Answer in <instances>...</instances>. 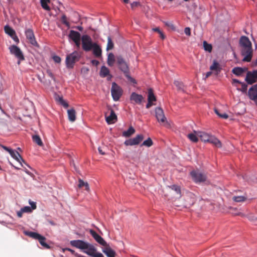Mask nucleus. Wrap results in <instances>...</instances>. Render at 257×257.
Here are the masks:
<instances>
[{"label":"nucleus","instance_id":"obj_1","mask_svg":"<svg viewBox=\"0 0 257 257\" xmlns=\"http://www.w3.org/2000/svg\"><path fill=\"white\" fill-rule=\"evenodd\" d=\"M239 45L241 47V55L244 56L243 61L250 62L252 57L253 50L248 38L244 36H241L239 40Z\"/></svg>","mask_w":257,"mask_h":257},{"label":"nucleus","instance_id":"obj_2","mask_svg":"<svg viewBox=\"0 0 257 257\" xmlns=\"http://www.w3.org/2000/svg\"><path fill=\"white\" fill-rule=\"evenodd\" d=\"M116 63L118 69L124 73L128 81L134 84L137 83L136 80L130 76L128 65L122 56H116Z\"/></svg>","mask_w":257,"mask_h":257},{"label":"nucleus","instance_id":"obj_3","mask_svg":"<svg viewBox=\"0 0 257 257\" xmlns=\"http://www.w3.org/2000/svg\"><path fill=\"white\" fill-rule=\"evenodd\" d=\"M82 47L83 50L88 52L92 49L94 43L91 37L87 35H84L81 37Z\"/></svg>","mask_w":257,"mask_h":257},{"label":"nucleus","instance_id":"obj_4","mask_svg":"<svg viewBox=\"0 0 257 257\" xmlns=\"http://www.w3.org/2000/svg\"><path fill=\"white\" fill-rule=\"evenodd\" d=\"M79 57L78 53L75 51L68 55L66 58V64L67 67L72 68L75 63L79 60Z\"/></svg>","mask_w":257,"mask_h":257},{"label":"nucleus","instance_id":"obj_5","mask_svg":"<svg viewBox=\"0 0 257 257\" xmlns=\"http://www.w3.org/2000/svg\"><path fill=\"white\" fill-rule=\"evenodd\" d=\"M11 54L14 55L18 59V64L19 65L21 61L25 60V57L21 50L16 45H12L9 47Z\"/></svg>","mask_w":257,"mask_h":257},{"label":"nucleus","instance_id":"obj_6","mask_svg":"<svg viewBox=\"0 0 257 257\" xmlns=\"http://www.w3.org/2000/svg\"><path fill=\"white\" fill-rule=\"evenodd\" d=\"M111 93L113 100L117 101L122 94V90L116 83L113 82L112 83Z\"/></svg>","mask_w":257,"mask_h":257},{"label":"nucleus","instance_id":"obj_7","mask_svg":"<svg viewBox=\"0 0 257 257\" xmlns=\"http://www.w3.org/2000/svg\"><path fill=\"white\" fill-rule=\"evenodd\" d=\"M190 175L193 180L197 183L205 182L207 179L206 175L199 171H192Z\"/></svg>","mask_w":257,"mask_h":257},{"label":"nucleus","instance_id":"obj_8","mask_svg":"<svg viewBox=\"0 0 257 257\" xmlns=\"http://www.w3.org/2000/svg\"><path fill=\"white\" fill-rule=\"evenodd\" d=\"M87 246V250L84 251V253L93 257H104L101 253L97 252V249L93 245L88 243Z\"/></svg>","mask_w":257,"mask_h":257},{"label":"nucleus","instance_id":"obj_9","mask_svg":"<svg viewBox=\"0 0 257 257\" xmlns=\"http://www.w3.org/2000/svg\"><path fill=\"white\" fill-rule=\"evenodd\" d=\"M155 116L159 122L163 123L164 125L167 123L166 117L162 108L159 107L156 108Z\"/></svg>","mask_w":257,"mask_h":257},{"label":"nucleus","instance_id":"obj_10","mask_svg":"<svg viewBox=\"0 0 257 257\" xmlns=\"http://www.w3.org/2000/svg\"><path fill=\"white\" fill-rule=\"evenodd\" d=\"M25 35L27 39L28 40L29 42L33 46L39 47V45L37 42L34 32L31 29H28L25 31Z\"/></svg>","mask_w":257,"mask_h":257},{"label":"nucleus","instance_id":"obj_11","mask_svg":"<svg viewBox=\"0 0 257 257\" xmlns=\"http://www.w3.org/2000/svg\"><path fill=\"white\" fill-rule=\"evenodd\" d=\"M248 96L257 106V84L253 85L248 89Z\"/></svg>","mask_w":257,"mask_h":257},{"label":"nucleus","instance_id":"obj_12","mask_svg":"<svg viewBox=\"0 0 257 257\" xmlns=\"http://www.w3.org/2000/svg\"><path fill=\"white\" fill-rule=\"evenodd\" d=\"M90 234L92 235L95 240L103 246H107V242L104 240V239L97 234L94 230L90 229L89 230Z\"/></svg>","mask_w":257,"mask_h":257},{"label":"nucleus","instance_id":"obj_13","mask_svg":"<svg viewBox=\"0 0 257 257\" xmlns=\"http://www.w3.org/2000/svg\"><path fill=\"white\" fill-rule=\"evenodd\" d=\"M257 80V70H254L252 72L248 71L246 76L245 81L249 84H252L255 82Z\"/></svg>","mask_w":257,"mask_h":257},{"label":"nucleus","instance_id":"obj_14","mask_svg":"<svg viewBox=\"0 0 257 257\" xmlns=\"http://www.w3.org/2000/svg\"><path fill=\"white\" fill-rule=\"evenodd\" d=\"M88 242L82 240H73L70 241V244L80 249H85L87 247V244Z\"/></svg>","mask_w":257,"mask_h":257},{"label":"nucleus","instance_id":"obj_15","mask_svg":"<svg viewBox=\"0 0 257 257\" xmlns=\"http://www.w3.org/2000/svg\"><path fill=\"white\" fill-rule=\"evenodd\" d=\"M130 99L134 101L135 103L140 104L144 101V97L141 94H138L136 92H133L131 95Z\"/></svg>","mask_w":257,"mask_h":257},{"label":"nucleus","instance_id":"obj_16","mask_svg":"<svg viewBox=\"0 0 257 257\" xmlns=\"http://www.w3.org/2000/svg\"><path fill=\"white\" fill-rule=\"evenodd\" d=\"M106 121L108 124H112L114 123L117 120V116L115 114L114 110L112 109H110V113L109 116H106Z\"/></svg>","mask_w":257,"mask_h":257},{"label":"nucleus","instance_id":"obj_17","mask_svg":"<svg viewBox=\"0 0 257 257\" xmlns=\"http://www.w3.org/2000/svg\"><path fill=\"white\" fill-rule=\"evenodd\" d=\"M93 55L97 58L101 56L102 50L100 47L96 43H94L92 49Z\"/></svg>","mask_w":257,"mask_h":257},{"label":"nucleus","instance_id":"obj_18","mask_svg":"<svg viewBox=\"0 0 257 257\" xmlns=\"http://www.w3.org/2000/svg\"><path fill=\"white\" fill-rule=\"evenodd\" d=\"M115 62L116 63V56H115L112 53H109L107 55V65L110 67H112L113 66Z\"/></svg>","mask_w":257,"mask_h":257},{"label":"nucleus","instance_id":"obj_19","mask_svg":"<svg viewBox=\"0 0 257 257\" xmlns=\"http://www.w3.org/2000/svg\"><path fill=\"white\" fill-rule=\"evenodd\" d=\"M209 143L212 144L215 147L220 148L222 147L221 142L215 137L211 136L209 140Z\"/></svg>","mask_w":257,"mask_h":257},{"label":"nucleus","instance_id":"obj_20","mask_svg":"<svg viewBox=\"0 0 257 257\" xmlns=\"http://www.w3.org/2000/svg\"><path fill=\"white\" fill-rule=\"evenodd\" d=\"M69 38L73 41H76L80 40L81 36L79 33L74 30H71L69 35Z\"/></svg>","mask_w":257,"mask_h":257},{"label":"nucleus","instance_id":"obj_21","mask_svg":"<svg viewBox=\"0 0 257 257\" xmlns=\"http://www.w3.org/2000/svg\"><path fill=\"white\" fill-rule=\"evenodd\" d=\"M9 153L12 156V157H13L14 159L17 160L20 163H21V161L25 162L24 160L23 159L22 157L18 152H15L14 150H12Z\"/></svg>","mask_w":257,"mask_h":257},{"label":"nucleus","instance_id":"obj_22","mask_svg":"<svg viewBox=\"0 0 257 257\" xmlns=\"http://www.w3.org/2000/svg\"><path fill=\"white\" fill-rule=\"evenodd\" d=\"M102 250V251L106 254L107 257H115L116 253L108 245Z\"/></svg>","mask_w":257,"mask_h":257},{"label":"nucleus","instance_id":"obj_23","mask_svg":"<svg viewBox=\"0 0 257 257\" xmlns=\"http://www.w3.org/2000/svg\"><path fill=\"white\" fill-rule=\"evenodd\" d=\"M199 132V131H194L193 133L189 134L187 135V137L192 142L197 143L198 141V138H199L198 134Z\"/></svg>","mask_w":257,"mask_h":257},{"label":"nucleus","instance_id":"obj_24","mask_svg":"<svg viewBox=\"0 0 257 257\" xmlns=\"http://www.w3.org/2000/svg\"><path fill=\"white\" fill-rule=\"evenodd\" d=\"M198 134L199 138L202 141L209 143V140L211 136L209 135V134L206 133L202 132H199L198 133Z\"/></svg>","mask_w":257,"mask_h":257},{"label":"nucleus","instance_id":"obj_25","mask_svg":"<svg viewBox=\"0 0 257 257\" xmlns=\"http://www.w3.org/2000/svg\"><path fill=\"white\" fill-rule=\"evenodd\" d=\"M69 120L73 122L76 120V111L74 109L71 108L67 110Z\"/></svg>","mask_w":257,"mask_h":257},{"label":"nucleus","instance_id":"obj_26","mask_svg":"<svg viewBox=\"0 0 257 257\" xmlns=\"http://www.w3.org/2000/svg\"><path fill=\"white\" fill-rule=\"evenodd\" d=\"M157 100L156 97L154 93L152 88H150L148 90V101H151L153 103Z\"/></svg>","mask_w":257,"mask_h":257},{"label":"nucleus","instance_id":"obj_27","mask_svg":"<svg viewBox=\"0 0 257 257\" xmlns=\"http://www.w3.org/2000/svg\"><path fill=\"white\" fill-rule=\"evenodd\" d=\"M24 233L27 235L28 236L33 239L38 240V239L40 237L41 235L40 234L35 232H32V231H24Z\"/></svg>","mask_w":257,"mask_h":257},{"label":"nucleus","instance_id":"obj_28","mask_svg":"<svg viewBox=\"0 0 257 257\" xmlns=\"http://www.w3.org/2000/svg\"><path fill=\"white\" fill-rule=\"evenodd\" d=\"M135 133V130L133 126H130L128 129L126 131H124L122 133V136L124 137L125 138H128L131 136L132 135H133Z\"/></svg>","mask_w":257,"mask_h":257},{"label":"nucleus","instance_id":"obj_29","mask_svg":"<svg viewBox=\"0 0 257 257\" xmlns=\"http://www.w3.org/2000/svg\"><path fill=\"white\" fill-rule=\"evenodd\" d=\"M244 71V69L238 67H235L232 70V72L237 76H241Z\"/></svg>","mask_w":257,"mask_h":257},{"label":"nucleus","instance_id":"obj_30","mask_svg":"<svg viewBox=\"0 0 257 257\" xmlns=\"http://www.w3.org/2000/svg\"><path fill=\"white\" fill-rule=\"evenodd\" d=\"M109 74V70L106 66L101 67L100 71V75L102 77H105Z\"/></svg>","mask_w":257,"mask_h":257},{"label":"nucleus","instance_id":"obj_31","mask_svg":"<svg viewBox=\"0 0 257 257\" xmlns=\"http://www.w3.org/2000/svg\"><path fill=\"white\" fill-rule=\"evenodd\" d=\"M4 30L6 34H8L12 37H13L14 36H15L16 35L15 31L8 25L5 26Z\"/></svg>","mask_w":257,"mask_h":257},{"label":"nucleus","instance_id":"obj_32","mask_svg":"<svg viewBox=\"0 0 257 257\" xmlns=\"http://www.w3.org/2000/svg\"><path fill=\"white\" fill-rule=\"evenodd\" d=\"M46 240V237L42 235H41L40 237L38 239V240L42 246H43L45 248L49 249L50 248V246L45 242Z\"/></svg>","mask_w":257,"mask_h":257},{"label":"nucleus","instance_id":"obj_33","mask_svg":"<svg viewBox=\"0 0 257 257\" xmlns=\"http://www.w3.org/2000/svg\"><path fill=\"white\" fill-rule=\"evenodd\" d=\"M78 187L82 188L85 187V190L89 192L90 190L88 183L87 182H84L82 179H79L78 180Z\"/></svg>","mask_w":257,"mask_h":257},{"label":"nucleus","instance_id":"obj_34","mask_svg":"<svg viewBox=\"0 0 257 257\" xmlns=\"http://www.w3.org/2000/svg\"><path fill=\"white\" fill-rule=\"evenodd\" d=\"M210 69L212 71H216L217 73L220 72V68H219L218 63L216 61H214L212 65L210 67Z\"/></svg>","mask_w":257,"mask_h":257},{"label":"nucleus","instance_id":"obj_35","mask_svg":"<svg viewBox=\"0 0 257 257\" xmlns=\"http://www.w3.org/2000/svg\"><path fill=\"white\" fill-rule=\"evenodd\" d=\"M33 141L34 143L37 144L38 145L40 146H42L43 144L42 141L41 139L40 138V136L38 135H34L32 137Z\"/></svg>","mask_w":257,"mask_h":257},{"label":"nucleus","instance_id":"obj_36","mask_svg":"<svg viewBox=\"0 0 257 257\" xmlns=\"http://www.w3.org/2000/svg\"><path fill=\"white\" fill-rule=\"evenodd\" d=\"M169 187L173 190L175 191L176 193L179 195V197L181 196V190L179 186L177 185H173Z\"/></svg>","mask_w":257,"mask_h":257},{"label":"nucleus","instance_id":"obj_37","mask_svg":"<svg viewBox=\"0 0 257 257\" xmlns=\"http://www.w3.org/2000/svg\"><path fill=\"white\" fill-rule=\"evenodd\" d=\"M114 44L110 37L107 38V44L106 46V50L109 51L113 48Z\"/></svg>","mask_w":257,"mask_h":257},{"label":"nucleus","instance_id":"obj_38","mask_svg":"<svg viewBox=\"0 0 257 257\" xmlns=\"http://www.w3.org/2000/svg\"><path fill=\"white\" fill-rule=\"evenodd\" d=\"M124 144L126 146L137 145V144L136 142V141L134 138L126 140L124 142Z\"/></svg>","mask_w":257,"mask_h":257},{"label":"nucleus","instance_id":"obj_39","mask_svg":"<svg viewBox=\"0 0 257 257\" xmlns=\"http://www.w3.org/2000/svg\"><path fill=\"white\" fill-rule=\"evenodd\" d=\"M203 44L204 50L208 52H211L212 49V45L207 43V42L205 41L203 42Z\"/></svg>","mask_w":257,"mask_h":257},{"label":"nucleus","instance_id":"obj_40","mask_svg":"<svg viewBox=\"0 0 257 257\" xmlns=\"http://www.w3.org/2000/svg\"><path fill=\"white\" fill-rule=\"evenodd\" d=\"M49 2V0H41V4L42 7L47 11H49L50 9L47 5V3Z\"/></svg>","mask_w":257,"mask_h":257},{"label":"nucleus","instance_id":"obj_41","mask_svg":"<svg viewBox=\"0 0 257 257\" xmlns=\"http://www.w3.org/2000/svg\"><path fill=\"white\" fill-rule=\"evenodd\" d=\"M174 83L175 85L177 87L178 90L184 91V86L182 82L175 80Z\"/></svg>","mask_w":257,"mask_h":257},{"label":"nucleus","instance_id":"obj_42","mask_svg":"<svg viewBox=\"0 0 257 257\" xmlns=\"http://www.w3.org/2000/svg\"><path fill=\"white\" fill-rule=\"evenodd\" d=\"M153 141L150 138H149L147 140L144 141L142 146H145L147 147H150L153 145Z\"/></svg>","mask_w":257,"mask_h":257},{"label":"nucleus","instance_id":"obj_43","mask_svg":"<svg viewBox=\"0 0 257 257\" xmlns=\"http://www.w3.org/2000/svg\"><path fill=\"white\" fill-rule=\"evenodd\" d=\"M245 198L242 196H234L232 198V200L236 202H243L245 200Z\"/></svg>","mask_w":257,"mask_h":257},{"label":"nucleus","instance_id":"obj_44","mask_svg":"<svg viewBox=\"0 0 257 257\" xmlns=\"http://www.w3.org/2000/svg\"><path fill=\"white\" fill-rule=\"evenodd\" d=\"M214 111L215 113L221 118L226 119L228 117V115L226 113H220L217 109H215Z\"/></svg>","mask_w":257,"mask_h":257},{"label":"nucleus","instance_id":"obj_45","mask_svg":"<svg viewBox=\"0 0 257 257\" xmlns=\"http://www.w3.org/2000/svg\"><path fill=\"white\" fill-rule=\"evenodd\" d=\"M58 101L61 105H63L64 107L67 108L69 106L68 103L65 101L62 97H59Z\"/></svg>","mask_w":257,"mask_h":257},{"label":"nucleus","instance_id":"obj_46","mask_svg":"<svg viewBox=\"0 0 257 257\" xmlns=\"http://www.w3.org/2000/svg\"><path fill=\"white\" fill-rule=\"evenodd\" d=\"M134 139L137 145H138L143 140L144 136L142 134L138 135Z\"/></svg>","mask_w":257,"mask_h":257},{"label":"nucleus","instance_id":"obj_47","mask_svg":"<svg viewBox=\"0 0 257 257\" xmlns=\"http://www.w3.org/2000/svg\"><path fill=\"white\" fill-rule=\"evenodd\" d=\"M61 22L63 24L65 25L67 27H70V24L68 22L67 17L65 15H63L61 17Z\"/></svg>","mask_w":257,"mask_h":257},{"label":"nucleus","instance_id":"obj_48","mask_svg":"<svg viewBox=\"0 0 257 257\" xmlns=\"http://www.w3.org/2000/svg\"><path fill=\"white\" fill-rule=\"evenodd\" d=\"M21 210H22V211L24 213V212H27V213H30L32 211V209L29 206H25L23 208H21Z\"/></svg>","mask_w":257,"mask_h":257},{"label":"nucleus","instance_id":"obj_49","mask_svg":"<svg viewBox=\"0 0 257 257\" xmlns=\"http://www.w3.org/2000/svg\"><path fill=\"white\" fill-rule=\"evenodd\" d=\"M240 84L241 85V88L238 89V90L239 91H241L243 92H245L247 90V85L245 83H243V82H242Z\"/></svg>","mask_w":257,"mask_h":257},{"label":"nucleus","instance_id":"obj_50","mask_svg":"<svg viewBox=\"0 0 257 257\" xmlns=\"http://www.w3.org/2000/svg\"><path fill=\"white\" fill-rule=\"evenodd\" d=\"M46 72H47V75L50 77H51L53 80L55 81V78L50 70H49V69L47 70Z\"/></svg>","mask_w":257,"mask_h":257},{"label":"nucleus","instance_id":"obj_51","mask_svg":"<svg viewBox=\"0 0 257 257\" xmlns=\"http://www.w3.org/2000/svg\"><path fill=\"white\" fill-rule=\"evenodd\" d=\"M29 204L31 205L30 207L32 210L36 209L37 206L36 202L29 200Z\"/></svg>","mask_w":257,"mask_h":257},{"label":"nucleus","instance_id":"obj_52","mask_svg":"<svg viewBox=\"0 0 257 257\" xmlns=\"http://www.w3.org/2000/svg\"><path fill=\"white\" fill-rule=\"evenodd\" d=\"M53 60L57 63H59L61 62V58L58 56H54L53 57Z\"/></svg>","mask_w":257,"mask_h":257},{"label":"nucleus","instance_id":"obj_53","mask_svg":"<svg viewBox=\"0 0 257 257\" xmlns=\"http://www.w3.org/2000/svg\"><path fill=\"white\" fill-rule=\"evenodd\" d=\"M184 32L186 35L190 36L191 30H190V28H189V27L185 28V30H184Z\"/></svg>","mask_w":257,"mask_h":257},{"label":"nucleus","instance_id":"obj_54","mask_svg":"<svg viewBox=\"0 0 257 257\" xmlns=\"http://www.w3.org/2000/svg\"><path fill=\"white\" fill-rule=\"evenodd\" d=\"M65 250H67L69 251L71 253L74 254L75 256L78 255V253H77V252H75V251L74 250H73V249H71L69 248H66L65 249Z\"/></svg>","mask_w":257,"mask_h":257},{"label":"nucleus","instance_id":"obj_55","mask_svg":"<svg viewBox=\"0 0 257 257\" xmlns=\"http://www.w3.org/2000/svg\"><path fill=\"white\" fill-rule=\"evenodd\" d=\"M153 105H155V104H154L153 102H152L151 101H148V103L146 105V108H149Z\"/></svg>","mask_w":257,"mask_h":257},{"label":"nucleus","instance_id":"obj_56","mask_svg":"<svg viewBox=\"0 0 257 257\" xmlns=\"http://www.w3.org/2000/svg\"><path fill=\"white\" fill-rule=\"evenodd\" d=\"M91 63L92 64V65H95V66H97L99 62L98 61L96 60H92L91 61Z\"/></svg>","mask_w":257,"mask_h":257},{"label":"nucleus","instance_id":"obj_57","mask_svg":"<svg viewBox=\"0 0 257 257\" xmlns=\"http://www.w3.org/2000/svg\"><path fill=\"white\" fill-rule=\"evenodd\" d=\"M2 147L5 150H6V151L8 152L9 153H10L11 152V151L12 150L6 146H3V145H2Z\"/></svg>","mask_w":257,"mask_h":257},{"label":"nucleus","instance_id":"obj_58","mask_svg":"<svg viewBox=\"0 0 257 257\" xmlns=\"http://www.w3.org/2000/svg\"><path fill=\"white\" fill-rule=\"evenodd\" d=\"M24 212L22 211V210L21 209L20 211L17 212V215L19 217L21 218L22 217L23 213Z\"/></svg>","mask_w":257,"mask_h":257},{"label":"nucleus","instance_id":"obj_59","mask_svg":"<svg viewBox=\"0 0 257 257\" xmlns=\"http://www.w3.org/2000/svg\"><path fill=\"white\" fill-rule=\"evenodd\" d=\"M237 83L239 84H241L242 82H241L240 81H239L237 79H232V84H234V83Z\"/></svg>","mask_w":257,"mask_h":257},{"label":"nucleus","instance_id":"obj_60","mask_svg":"<svg viewBox=\"0 0 257 257\" xmlns=\"http://www.w3.org/2000/svg\"><path fill=\"white\" fill-rule=\"evenodd\" d=\"M80 40H78V41H73L76 45L77 46V47H79L80 46Z\"/></svg>","mask_w":257,"mask_h":257},{"label":"nucleus","instance_id":"obj_61","mask_svg":"<svg viewBox=\"0 0 257 257\" xmlns=\"http://www.w3.org/2000/svg\"><path fill=\"white\" fill-rule=\"evenodd\" d=\"M153 30L155 32H158L159 34L161 32V31H160V30L159 28H154V29H153Z\"/></svg>","mask_w":257,"mask_h":257},{"label":"nucleus","instance_id":"obj_62","mask_svg":"<svg viewBox=\"0 0 257 257\" xmlns=\"http://www.w3.org/2000/svg\"><path fill=\"white\" fill-rule=\"evenodd\" d=\"M166 25H167L168 27H171V28H173H173H174V25H173V24H172V23H166Z\"/></svg>","mask_w":257,"mask_h":257},{"label":"nucleus","instance_id":"obj_63","mask_svg":"<svg viewBox=\"0 0 257 257\" xmlns=\"http://www.w3.org/2000/svg\"><path fill=\"white\" fill-rule=\"evenodd\" d=\"M212 74L211 71L208 72L206 73L205 78L209 77Z\"/></svg>","mask_w":257,"mask_h":257},{"label":"nucleus","instance_id":"obj_64","mask_svg":"<svg viewBox=\"0 0 257 257\" xmlns=\"http://www.w3.org/2000/svg\"><path fill=\"white\" fill-rule=\"evenodd\" d=\"M98 151L99 153L101 155H104L105 153L102 150V149L100 148H98Z\"/></svg>","mask_w":257,"mask_h":257}]
</instances>
